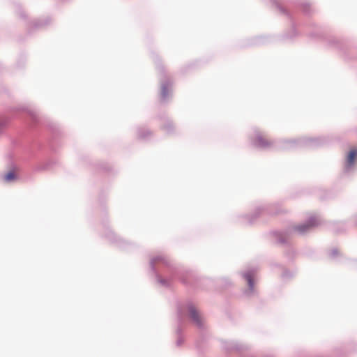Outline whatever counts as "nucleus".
I'll return each mask as SVG.
<instances>
[{
	"label": "nucleus",
	"mask_w": 357,
	"mask_h": 357,
	"mask_svg": "<svg viewBox=\"0 0 357 357\" xmlns=\"http://www.w3.org/2000/svg\"><path fill=\"white\" fill-rule=\"evenodd\" d=\"M190 314L193 319V321L196 323V324L199 326H202V318L199 312L195 308H190Z\"/></svg>",
	"instance_id": "f257e3e1"
},
{
	"label": "nucleus",
	"mask_w": 357,
	"mask_h": 357,
	"mask_svg": "<svg viewBox=\"0 0 357 357\" xmlns=\"http://www.w3.org/2000/svg\"><path fill=\"white\" fill-rule=\"evenodd\" d=\"M357 156V149H352L349 151L347 157V163L349 166L354 165L355 158Z\"/></svg>",
	"instance_id": "f03ea898"
},
{
	"label": "nucleus",
	"mask_w": 357,
	"mask_h": 357,
	"mask_svg": "<svg viewBox=\"0 0 357 357\" xmlns=\"http://www.w3.org/2000/svg\"><path fill=\"white\" fill-rule=\"evenodd\" d=\"M17 178V174L14 170H11L8 172L4 176V180L7 182H10L15 180Z\"/></svg>",
	"instance_id": "7ed1b4c3"
},
{
	"label": "nucleus",
	"mask_w": 357,
	"mask_h": 357,
	"mask_svg": "<svg viewBox=\"0 0 357 357\" xmlns=\"http://www.w3.org/2000/svg\"><path fill=\"white\" fill-rule=\"evenodd\" d=\"M312 227V225L306 224V225H299L296 227V229L300 232H304L308 228Z\"/></svg>",
	"instance_id": "20e7f679"
},
{
	"label": "nucleus",
	"mask_w": 357,
	"mask_h": 357,
	"mask_svg": "<svg viewBox=\"0 0 357 357\" xmlns=\"http://www.w3.org/2000/svg\"><path fill=\"white\" fill-rule=\"evenodd\" d=\"M245 279L247 280V281L248 282V284H249L250 287L251 289H252L253 288V282H252V278L251 275L247 274V275H245Z\"/></svg>",
	"instance_id": "39448f33"
},
{
	"label": "nucleus",
	"mask_w": 357,
	"mask_h": 357,
	"mask_svg": "<svg viewBox=\"0 0 357 357\" xmlns=\"http://www.w3.org/2000/svg\"><path fill=\"white\" fill-rule=\"evenodd\" d=\"M268 142L267 140H264V142H263L261 143L262 146H266V145H268Z\"/></svg>",
	"instance_id": "423d86ee"
}]
</instances>
